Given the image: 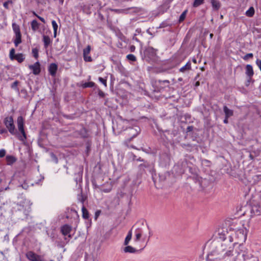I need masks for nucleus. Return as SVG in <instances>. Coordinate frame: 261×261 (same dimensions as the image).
<instances>
[{
    "instance_id": "f257e3e1",
    "label": "nucleus",
    "mask_w": 261,
    "mask_h": 261,
    "mask_svg": "<svg viewBox=\"0 0 261 261\" xmlns=\"http://www.w3.org/2000/svg\"><path fill=\"white\" fill-rule=\"evenodd\" d=\"M227 243L228 241L222 242L218 240H215L213 241L211 243V251L208 254V256H212L211 259H222L227 257L229 256L224 254L225 253V249L224 246H227Z\"/></svg>"
},
{
    "instance_id": "f03ea898",
    "label": "nucleus",
    "mask_w": 261,
    "mask_h": 261,
    "mask_svg": "<svg viewBox=\"0 0 261 261\" xmlns=\"http://www.w3.org/2000/svg\"><path fill=\"white\" fill-rule=\"evenodd\" d=\"M237 259L239 261H259L258 257L253 251L242 247L238 252Z\"/></svg>"
},
{
    "instance_id": "7ed1b4c3",
    "label": "nucleus",
    "mask_w": 261,
    "mask_h": 261,
    "mask_svg": "<svg viewBox=\"0 0 261 261\" xmlns=\"http://www.w3.org/2000/svg\"><path fill=\"white\" fill-rule=\"evenodd\" d=\"M125 130L126 135H128L129 137L125 140L124 143L128 145V143L140 133L141 129L138 126L134 125L133 127L127 128Z\"/></svg>"
},
{
    "instance_id": "20e7f679",
    "label": "nucleus",
    "mask_w": 261,
    "mask_h": 261,
    "mask_svg": "<svg viewBox=\"0 0 261 261\" xmlns=\"http://www.w3.org/2000/svg\"><path fill=\"white\" fill-rule=\"evenodd\" d=\"M4 123L11 135H18L14 124V121L12 116L6 117L4 120Z\"/></svg>"
},
{
    "instance_id": "39448f33",
    "label": "nucleus",
    "mask_w": 261,
    "mask_h": 261,
    "mask_svg": "<svg viewBox=\"0 0 261 261\" xmlns=\"http://www.w3.org/2000/svg\"><path fill=\"white\" fill-rule=\"evenodd\" d=\"M24 120L22 116H20L17 118V124L19 131L22 136H19L18 138L20 141H24L27 139V135L24 129Z\"/></svg>"
},
{
    "instance_id": "423d86ee",
    "label": "nucleus",
    "mask_w": 261,
    "mask_h": 261,
    "mask_svg": "<svg viewBox=\"0 0 261 261\" xmlns=\"http://www.w3.org/2000/svg\"><path fill=\"white\" fill-rule=\"evenodd\" d=\"M228 232H227V229L225 228H219L215 232L214 236L220 241L224 242L225 239L228 236Z\"/></svg>"
},
{
    "instance_id": "0eeeda50",
    "label": "nucleus",
    "mask_w": 261,
    "mask_h": 261,
    "mask_svg": "<svg viewBox=\"0 0 261 261\" xmlns=\"http://www.w3.org/2000/svg\"><path fill=\"white\" fill-rule=\"evenodd\" d=\"M138 167L139 171L141 173L146 172L147 171H148L153 176V173L155 171L153 165L147 162H144L143 163L139 165Z\"/></svg>"
},
{
    "instance_id": "6e6552de",
    "label": "nucleus",
    "mask_w": 261,
    "mask_h": 261,
    "mask_svg": "<svg viewBox=\"0 0 261 261\" xmlns=\"http://www.w3.org/2000/svg\"><path fill=\"white\" fill-rule=\"evenodd\" d=\"M144 56L148 59H152L156 56V50L152 47H148L144 50Z\"/></svg>"
},
{
    "instance_id": "1a4fd4ad",
    "label": "nucleus",
    "mask_w": 261,
    "mask_h": 261,
    "mask_svg": "<svg viewBox=\"0 0 261 261\" xmlns=\"http://www.w3.org/2000/svg\"><path fill=\"white\" fill-rule=\"evenodd\" d=\"M225 241H228V244L229 245L228 247V250H227L224 254V255H227L228 256H231L232 255V251H233V247L232 246L233 245V244H232V242H233V238L231 236H228V239L227 237L225 239Z\"/></svg>"
},
{
    "instance_id": "9d476101",
    "label": "nucleus",
    "mask_w": 261,
    "mask_h": 261,
    "mask_svg": "<svg viewBox=\"0 0 261 261\" xmlns=\"http://www.w3.org/2000/svg\"><path fill=\"white\" fill-rule=\"evenodd\" d=\"M29 68L33 71V73L35 75L39 74L41 71L40 64L39 62H36L33 65H30Z\"/></svg>"
},
{
    "instance_id": "9b49d317",
    "label": "nucleus",
    "mask_w": 261,
    "mask_h": 261,
    "mask_svg": "<svg viewBox=\"0 0 261 261\" xmlns=\"http://www.w3.org/2000/svg\"><path fill=\"white\" fill-rule=\"evenodd\" d=\"M71 230H72L71 227L68 224L64 225L63 226L61 227V231L62 234L64 236L68 235V237L69 238H71V235L69 234L70 232H71Z\"/></svg>"
},
{
    "instance_id": "f8f14e48",
    "label": "nucleus",
    "mask_w": 261,
    "mask_h": 261,
    "mask_svg": "<svg viewBox=\"0 0 261 261\" xmlns=\"http://www.w3.org/2000/svg\"><path fill=\"white\" fill-rule=\"evenodd\" d=\"M27 258L31 261H37L40 257L39 255H37L33 251H28L26 253Z\"/></svg>"
},
{
    "instance_id": "ddd939ff",
    "label": "nucleus",
    "mask_w": 261,
    "mask_h": 261,
    "mask_svg": "<svg viewBox=\"0 0 261 261\" xmlns=\"http://www.w3.org/2000/svg\"><path fill=\"white\" fill-rule=\"evenodd\" d=\"M58 69V65L56 63H51L48 67V71L52 76H55Z\"/></svg>"
},
{
    "instance_id": "4468645a",
    "label": "nucleus",
    "mask_w": 261,
    "mask_h": 261,
    "mask_svg": "<svg viewBox=\"0 0 261 261\" xmlns=\"http://www.w3.org/2000/svg\"><path fill=\"white\" fill-rule=\"evenodd\" d=\"M245 74L247 76L252 77L254 74V71L252 65L247 64L245 67Z\"/></svg>"
},
{
    "instance_id": "2eb2a0df",
    "label": "nucleus",
    "mask_w": 261,
    "mask_h": 261,
    "mask_svg": "<svg viewBox=\"0 0 261 261\" xmlns=\"http://www.w3.org/2000/svg\"><path fill=\"white\" fill-rule=\"evenodd\" d=\"M143 231L142 228H137L135 231V238L134 239V241L135 242H138L142 234H143Z\"/></svg>"
},
{
    "instance_id": "dca6fc26",
    "label": "nucleus",
    "mask_w": 261,
    "mask_h": 261,
    "mask_svg": "<svg viewBox=\"0 0 261 261\" xmlns=\"http://www.w3.org/2000/svg\"><path fill=\"white\" fill-rule=\"evenodd\" d=\"M251 212L254 215H260L261 214V206L258 205H254L252 207Z\"/></svg>"
},
{
    "instance_id": "f3484780",
    "label": "nucleus",
    "mask_w": 261,
    "mask_h": 261,
    "mask_svg": "<svg viewBox=\"0 0 261 261\" xmlns=\"http://www.w3.org/2000/svg\"><path fill=\"white\" fill-rule=\"evenodd\" d=\"M75 176L76 177H75L74 180L77 185L79 184V188L81 189V183L82 182V172L78 173L77 174H75Z\"/></svg>"
},
{
    "instance_id": "a211bd4d",
    "label": "nucleus",
    "mask_w": 261,
    "mask_h": 261,
    "mask_svg": "<svg viewBox=\"0 0 261 261\" xmlns=\"http://www.w3.org/2000/svg\"><path fill=\"white\" fill-rule=\"evenodd\" d=\"M213 8L214 10H218L221 7L220 3L218 0H211Z\"/></svg>"
},
{
    "instance_id": "6ab92c4d",
    "label": "nucleus",
    "mask_w": 261,
    "mask_h": 261,
    "mask_svg": "<svg viewBox=\"0 0 261 261\" xmlns=\"http://www.w3.org/2000/svg\"><path fill=\"white\" fill-rule=\"evenodd\" d=\"M7 164L8 165H11L16 161V159L12 155H7L6 157Z\"/></svg>"
},
{
    "instance_id": "aec40b11",
    "label": "nucleus",
    "mask_w": 261,
    "mask_h": 261,
    "mask_svg": "<svg viewBox=\"0 0 261 261\" xmlns=\"http://www.w3.org/2000/svg\"><path fill=\"white\" fill-rule=\"evenodd\" d=\"M223 111L226 117H230L233 114V111L229 109L226 106L223 107Z\"/></svg>"
},
{
    "instance_id": "412c9836",
    "label": "nucleus",
    "mask_w": 261,
    "mask_h": 261,
    "mask_svg": "<svg viewBox=\"0 0 261 261\" xmlns=\"http://www.w3.org/2000/svg\"><path fill=\"white\" fill-rule=\"evenodd\" d=\"M43 41L44 43V46L45 48H47L51 42V41L49 37L45 35H43Z\"/></svg>"
},
{
    "instance_id": "4be33fe9",
    "label": "nucleus",
    "mask_w": 261,
    "mask_h": 261,
    "mask_svg": "<svg viewBox=\"0 0 261 261\" xmlns=\"http://www.w3.org/2000/svg\"><path fill=\"white\" fill-rule=\"evenodd\" d=\"M123 251L125 253H136L137 250L134 247L131 246H126L123 249Z\"/></svg>"
},
{
    "instance_id": "5701e85b",
    "label": "nucleus",
    "mask_w": 261,
    "mask_h": 261,
    "mask_svg": "<svg viewBox=\"0 0 261 261\" xmlns=\"http://www.w3.org/2000/svg\"><path fill=\"white\" fill-rule=\"evenodd\" d=\"M191 64L190 61L188 62L186 64L180 68L179 71L181 72H185L186 71L189 70L191 68Z\"/></svg>"
},
{
    "instance_id": "b1692460",
    "label": "nucleus",
    "mask_w": 261,
    "mask_h": 261,
    "mask_svg": "<svg viewBox=\"0 0 261 261\" xmlns=\"http://www.w3.org/2000/svg\"><path fill=\"white\" fill-rule=\"evenodd\" d=\"M39 23L37 22L36 20H33L31 22V28L34 32H36L39 29Z\"/></svg>"
},
{
    "instance_id": "393cba45",
    "label": "nucleus",
    "mask_w": 261,
    "mask_h": 261,
    "mask_svg": "<svg viewBox=\"0 0 261 261\" xmlns=\"http://www.w3.org/2000/svg\"><path fill=\"white\" fill-rule=\"evenodd\" d=\"M82 211L83 218L85 219H88L89 217V213L84 205L82 206Z\"/></svg>"
},
{
    "instance_id": "a878e982",
    "label": "nucleus",
    "mask_w": 261,
    "mask_h": 261,
    "mask_svg": "<svg viewBox=\"0 0 261 261\" xmlns=\"http://www.w3.org/2000/svg\"><path fill=\"white\" fill-rule=\"evenodd\" d=\"M21 42V34H15V39L14 41L15 46H17Z\"/></svg>"
},
{
    "instance_id": "bb28decb",
    "label": "nucleus",
    "mask_w": 261,
    "mask_h": 261,
    "mask_svg": "<svg viewBox=\"0 0 261 261\" xmlns=\"http://www.w3.org/2000/svg\"><path fill=\"white\" fill-rule=\"evenodd\" d=\"M172 0H166L164 4L161 6V8L165 10V11H167L168 9L170 8V4L171 3Z\"/></svg>"
},
{
    "instance_id": "cd10ccee",
    "label": "nucleus",
    "mask_w": 261,
    "mask_h": 261,
    "mask_svg": "<svg viewBox=\"0 0 261 261\" xmlns=\"http://www.w3.org/2000/svg\"><path fill=\"white\" fill-rule=\"evenodd\" d=\"M25 58L24 55L22 54H18L15 55L14 59L16 60L19 63L22 62Z\"/></svg>"
},
{
    "instance_id": "c85d7f7f",
    "label": "nucleus",
    "mask_w": 261,
    "mask_h": 261,
    "mask_svg": "<svg viewBox=\"0 0 261 261\" xmlns=\"http://www.w3.org/2000/svg\"><path fill=\"white\" fill-rule=\"evenodd\" d=\"M77 199L83 204V205H84V203L86 199V196L84 195L81 191V193L77 195Z\"/></svg>"
},
{
    "instance_id": "c756f323",
    "label": "nucleus",
    "mask_w": 261,
    "mask_h": 261,
    "mask_svg": "<svg viewBox=\"0 0 261 261\" xmlns=\"http://www.w3.org/2000/svg\"><path fill=\"white\" fill-rule=\"evenodd\" d=\"M12 28L15 34H21L19 26L18 25L13 23L12 24Z\"/></svg>"
},
{
    "instance_id": "7c9ffc66",
    "label": "nucleus",
    "mask_w": 261,
    "mask_h": 261,
    "mask_svg": "<svg viewBox=\"0 0 261 261\" xmlns=\"http://www.w3.org/2000/svg\"><path fill=\"white\" fill-rule=\"evenodd\" d=\"M254 14V10L253 7H250L246 12V15L248 17H252Z\"/></svg>"
},
{
    "instance_id": "2f4dec72",
    "label": "nucleus",
    "mask_w": 261,
    "mask_h": 261,
    "mask_svg": "<svg viewBox=\"0 0 261 261\" xmlns=\"http://www.w3.org/2000/svg\"><path fill=\"white\" fill-rule=\"evenodd\" d=\"M95 86V83L93 82H87V83H85L84 84H83L82 85V87L84 88H91V87H93Z\"/></svg>"
},
{
    "instance_id": "473e14b6",
    "label": "nucleus",
    "mask_w": 261,
    "mask_h": 261,
    "mask_svg": "<svg viewBox=\"0 0 261 261\" xmlns=\"http://www.w3.org/2000/svg\"><path fill=\"white\" fill-rule=\"evenodd\" d=\"M187 12H188V11L186 10H185L181 14V15L179 16V20H178L179 22H181L185 20Z\"/></svg>"
},
{
    "instance_id": "72a5a7b5",
    "label": "nucleus",
    "mask_w": 261,
    "mask_h": 261,
    "mask_svg": "<svg viewBox=\"0 0 261 261\" xmlns=\"http://www.w3.org/2000/svg\"><path fill=\"white\" fill-rule=\"evenodd\" d=\"M204 3V0H195L193 6L194 7H197L200 5H202Z\"/></svg>"
},
{
    "instance_id": "f704fd0d",
    "label": "nucleus",
    "mask_w": 261,
    "mask_h": 261,
    "mask_svg": "<svg viewBox=\"0 0 261 261\" xmlns=\"http://www.w3.org/2000/svg\"><path fill=\"white\" fill-rule=\"evenodd\" d=\"M126 58L130 61L135 62L136 61V57L133 54H129L127 55Z\"/></svg>"
},
{
    "instance_id": "c9c22d12",
    "label": "nucleus",
    "mask_w": 261,
    "mask_h": 261,
    "mask_svg": "<svg viewBox=\"0 0 261 261\" xmlns=\"http://www.w3.org/2000/svg\"><path fill=\"white\" fill-rule=\"evenodd\" d=\"M91 46L90 45H88L86 48H84L83 50V54L85 55H89L90 54V52L91 51Z\"/></svg>"
},
{
    "instance_id": "e433bc0d",
    "label": "nucleus",
    "mask_w": 261,
    "mask_h": 261,
    "mask_svg": "<svg viewBox=\"0 0 261 261\" xmlns=\"http://www.w3.org/2000/svg\"><path fill=\"white\" fill-rule=\"evenodd\" d=\"M83 58L86 62H91L92 61V58L89 55L83 54Z\"/></svg>"
},
{
    "instance_id": "4c0bfd02",
    "label": "nucleus",
    "mask_w": 261,
    "mask_h": 261,
    "mask_svg": "<svg viewBox=\"0 0 261 261\" xmlns=\"http://www.w3.org/2000/svg\"><path fill=\"white\" fill-rule=\"evenodd\" d=\"M83 58L86 62H91L92 61V58L89 55L83 54Z\"/></svg>"
},
{
    "instance_id": "58836bf2",
    "label": "nucleus",
    "mask_w": 261,
    "mask_h": 261,
    "mask_svg": "<svg viewBox=\"0 0 261 261\" xmlns=\"http://www.w3.org/2000/svg\"><path fill=\"white\" fill-rule=\"evenodd\" d=\"M253 55L252 53H249V54H246L245 56H244L243 57V59L245 61H247L249 58H253Z\"/></svg>"
},
{
    "instance_id": "ea45409f",
    "label": "nucleus",
    "mask_w": 261,
    "mask_h": 261,
    "mask_svg": "<svg viewBox=\"0 0 261 261\" xmlns=\"http://www.w3.org/2000/svg\"><path fill=\"white\" fill-rule=\"evenodd\" d=\"M15 55H15V49H14V48H12L10 50V58L11 60H14V58H15Z\"/></svg>"
},
{
    "instance_id": "a19ab883",
    "label": "nucleus",
    "mask_w": 261,
    "mask_h": 261,
    "mask_svg": "<svg viewBox=\"0 0 261 261\" xmlns=\"http://www.w3.org/2000/svg\"><path fill=\"white\" fill-rule=\"evenodd\" d=\"M32 53L33 54L34 57L37 59L38 57V50L37 48H33L32 49Z\"/></svg>"
},
{
    "instance_id": "79ce46f5",
    "label": "nucleus",
    "mask_w": 261,
    "mask_h": 261,
    "mask_svg": "<svg viewBox=\"0 0 261 261\" xmlns=\"http://www.w3.org/2000/svg\"><path fill=\"white\" fill-rule=\"evenodd\" d=\"M51 24H52L54 30H57L58 25L56 21L54 20H52Z\"/></svg>"
},
{
    "instance_id": "37998d69",
    "label": "nucleus",
    "mask_w": 261,
    "mask_h": 261,
    "mask_svg": "<svg viewBox=\"0 0 261 261\" xmlns=\"http://www.w3.org/2000/svg\"><path fill=\"white\" fill-rule=\"evenodd\" d=\"M100 190L104 193H109L112 190V187L110 186L108 188L101 189Z\"/></svg>"
},
{
    "instance_id": "c03bdc74",
    "label": "nucleus",
    "mask_w": 261,
    "mask_h": 261,
    "mask_svg": "<svg viewBox=\"0 0 261 261\" xmlns=\"http://www.w3.org/2000/svg\"><path fill=\"white\" fill-rule=\"evenodd\" d=\"M131 239V238L126 236L124 242V245L125 246H127L128 244Z\"/></svg>"
},
{
    "instance_id": "a18cd8bd",
    "label": "nucleus",
    "mask_w": 261,
    "mask_h": 261,
    "mask_svg": "<svg viewBox=\"0 0 261 261\" xmlns=\"http://www.w3.org/2000/svg\"><path fill=\"white\" fill-rule=\"evenodd\" d=\"M99 81L100 82H101L102 84H103L105 86H107V80L104 79L102 77H99Z\"/></svg>"
},
{
    "instance_id": "49530a36",
    "label": "nucleus",
    "mask_w": 261,
    "mask_h": 261,
    "mask_svg": "<svg viewBox=\"0 0 261 261\" xmlns=\"http://www.w3.org/2000/svg\"><path fill=\"white\" fill-rule=\"evenodd\" d=\"M6 133H7V130L6 128L0 126V134H3Z\"/></svg>"
},
{
    "instance_id": "de8ad7c7",
    "label": "nucleus",
    "mask_w": 261,
    "mask_h": 261,
    "mask_svg": "<svg viewBox=\"0 0 261 261\" xmlns=\"http://www.w3.org/2000/svg\"><path fill=\"white\" fill-rule=\"evenodd\" d=\"M18 83H19L18 81H15V82H14V83L11 85V87L12 89H15V88L17 87V85H18Z\"/></svg>"
},
{
    "instance_id": "09e8293b",
    "label": "nucleus",
    "mask_w": 261,
    "mask_h": 261,
    "mask_svg": "<svg viewBox=\"0 0 261 261\" xmlns=\"http://www.w3.org/2000/svg\"><path fill=\"white\" fill-rule=\"evenodd\" d=\"M6 154V150L5 149H1L0 150V158L4 157Z\"/></svg>"
},
{
    "instance_id": "8fccbe9b",
    "label": "nucleus",
    "mask_w": 261,
    "mask_h": 261,
    "mask_svg": "<svg viewBox=\"0 0 261 261\" xmlns=\"http://www.w3.org/2000/svg\"><path fill=\"white\" fill-rule=\"evenodd\" d=\"M247 80L246 81L245 85H246V86H248L249 85L251 80H252V77H250V78L249 76H247Z\"/></svg>"
},
{
    "instance_id": "3c124183",
    "label": "nucleus",
    "mask_w": 261,
    "mask_h": 261,
    "mask_svg": "<svg viewBox=\"0 0 261 261\" xmlns=\"http://www.w3.org/2000/svg\"><path fill=\"white\" fill-rule=\"evenodd\" d=\"M10 3H11V1H8L7 2H5L4 4H3V6L4 7L6 8V9H8L9 8V7H8V5Z\"/></svg>"
},
{
    "instance_id": "603ef678",
    "label": "nucleus",
    "mask_w": 261,
    "mask_h": 261,
    "mask_svg": "<svg viewBox=\"0 0 261 261\" xmlns=\"http://www.w3.org/2000/svg\"><path fill=\"white\" fill-rule=\"evenodd\" d=\"M98 95L101 97H103L105 96V93L101 90H99L98 91Z\"/></svg>"
},
{
    "instance_id": "864d4df0",
    "label": "nucleus",
    "mask_w": 261,
    "mask_h": 261,
    "mask_svg": "<svg viewBox=\"0 0 261 261\" xmlns=\"http://www.w3.org/2000/svg\"><path fill=\"white\" fill-rule=\"evenodd\" d=\"M194 127L193 126H188L187 128V132H192L193 130Z\"/></svg>"
},
{
    "instance_id": "5fc2aeb1",
    "label": "nucleus",
    "mask_w": 261,
    "mask_h": 261,
    "mask_svg": "<svg viewBox=\"0 0 261 261\" xmlns=\"http://www.w3.org/2000/svg\"><path fill=\"white\" fill-rule=\"evenodd\" d=\"M130 158H132L133 161H136V159H137V156L133 153L130 154Z\"/></svg>"
},
{
    "instance_id": "6e6d98bb",
    "label": "nucleus",
    "mask_w": 261,
    "mask_h": 261,
    "mask_svg": "<svg viewBox=\"0 0 261 261\" xmlns=\"http://www.w3.org/2000/svg\"><path fill=\"white\" fill-rule=\"evenodd\" d=\"M136 47L134 45H132L129 47V50L131 52H134L135 50Z\"/></svg>"
},
{
    "instance_id": "4d7b16f0",
    "label": "nucleus",
    "mask_w": 261,
    "mask_h": 261,
    "mask_svg": "<svg viewBox=\"0 0 261 261\" xmlns=\"http://www.w3.org/2000/svg\"><path fill=\"white\" fill-rule=\"evenodd\" d=\"M37 17L39 20H40L42 22H43V23H45V19H44L43 17H41V16H37Z\"/></svg>"
},
{
    "instance_id": "13d9d810",
    "label": "nucleus",
    "mask_w": 261,
    "mask_h": 261,
    "mask_svg": "<svg viewBox=\"0 0 261 261\" xmlns=\"http://www.w3.org/2000/svg\"><path fill=\"white\" fill-rule=\"evenodd\" d=\"M126 236L132 238V230H129L128 231V232L127 233V234Z\"/></svg>"
},
{
    "instance_id": "bf43d9fd",
    "label": "nucleus",
    "mask_w": 261,
    "mask_h": 261,
    "mask_svg": "<svg viewBox=\"0 0 261 261\" xmlns=\"http://www.w3.org/2000/svg\"><path fill=\"white\" fill-rule=\"evenodd\" d=\"M147 228L148 229V230H149V237H148V241L149 240V238L151 236L152 234H151V232L150 230V228H149V227L148 226H147Z\"/></svg>"
},
{
    "instance_id": "052dcab7",
    "label": "nucleus",
    "mask_w": 261,
    "mask_h": 261,
    "mask_svg": "<svg viewBox=\"0 0 261 261\" xmlns=\"http://www.w3.org/2000/svg\"><path fill=\"white\" fill-rule=\"evenodd\" d=\"M229 245L228 244V243H227V246H224V248H226L225 249V252H226L227 250H228V247H229Z\"/></svg>"
},
{
    "instance_id": "680f3d73",
    "label": "nucleus",
    "mask_w": 261,
    "mask_h": 261,
    "mask_svg": "<svg viewBox=\"0 0 261 261\" xmlns=\"http://www.w3.org/2000/svg\"><path fill=\"white\" fill-rule=\"evenodd\" d=\"M228 118H229V117H225V118L224 120H223V122H224V123L227 124V123H228Z\"/></svg>"
},
{
    "instance_id": "e2e57ef3",
    "label": "nucleus",
    "mask_w": 261,
    "mask_h": 261,
    "mask_svg": "<svg viewBox=\"0 0 261 261\" xmlns=\"http://www.w3.org/2000/svg\"><path fill=\"white\" fill-rule=\"evenodd\" d=\"M136 161H137L143 162H145V161H144V160L141 159V158L140 157H139V158H137V159H136Z\"/></svg>"
},
{
    "instance_id": "0e129e2a",
    "label": "nucleus",
    "mask_w": 261,
    "mask_h": 261,
    "mask_svg": "<svg viewBox=\"0 0 261 261\" xmlns=\"http://www.w3.org/2000/svg\"><path fill=\"white\" fill-rule=\"evenodd\" d=\"M199 85H200V83H199V82L198 81H196V83H195V86L196 87H198V86H199Z\"/></svg>"
},
{
    "instance_id": "69168bd1",
    "label": "nucleus",
    "mask_w": 261,
    "mask_h": 261,
    "mask_svg": "<svg viewBox=\"0 0 261 261\" xmlns=\"http://www.w3.org/2000/svg\"><path fill=\"white\" fill-rule=\"evenodd\" d=\"M57 30H54V37L55 38L57 36Z\"/></svg>"
},
{
    "instance_id": "338daca9",
    "label": "nucleus",
    "mask_w": 261,
    "mask_h": 261,
    "mask_svg": "<svg viewBox=\"0 0 261 261\" xmlns=\"http://www.w3.org/2000/svg\"><path fill=\"white\" fill-rule=\"evenodd\" d=\"M199 77V74H197V75L195 77L194 80L195 81H197V80L198 79Z\"/></svg>"
},
{
    "instance_id": "774afa93",
    "label": "nucleus",
    "mask_w": 261,
    "mask_h": 261,
    "mask_svg": "<svg viewBox=\"0 0 261 261\" xmlns=\"http://www.w3.org/2000/svg\"><path fill=\"white\" fill-rule=\"evenodd\" d=\"M257 179H260L261 178V175H256L255 176Z\"/></svg>"
}]
</instances>
